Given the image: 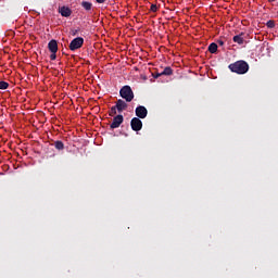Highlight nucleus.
<instances>
[{
	"mask_svg": "<svg viewBox=\"0 0 278 278\" xmlns=\"http://www.w3.org/2000/svg\"><path fill=\"white\" fill-rule=\"evenodd\" d=\"M97 3H105V0H96Z\"/></svg>",
	"mask_w": 278,
	"mask_h": 278,
	"instance_id": "23",
	"label": "nucleus"
},
{
	"mask_svg": "<svg viewBox=\"0 0 278 278\" xmlns=\"http://www.w3.org/2000/svg\"><path fill=\"white\" fill-rule=\"evenodd\" d=\"M130 127L132 131H140L142 129V121L139 117H134L130 121Z\"/></svg>",
	"mask_w": 278,
	"mask_h": 278,
	"instance_id": "5",
	"label": "nucleus"
},
{
	"mask_svg": "<svg viewBox=\"0 0 278 278\" xmlns=\"http://www.w3.org/2000/svg\"><path fill=\"white\" fill-rule=\"evenodd\" d=\"M56 52H51L50 54V60H55L58 58V55L55 54Z\"/></svg>",
	"mask_w": 278,
	"mask_h": 278,
	"instance_id": "20",
	"label": "nucleus"
},
{
	"mask_svg": "<svg viewBox=\"0 0 278 278\" xmlns=\"http://www.w3.org/2000/svg\"><path fill=\"white\" fill-rule=\"evenodd\" d=\"M59 12H60L61 16H64L65 18H68V16H71V14H73V11H71V8H68V7L60 8Z\"/></svg>",
	"mask_w": 278,
	"mask_h": 278,
	"instance_id": "9",
	"label": "nucleus"
},
{
	"mask_svg": "<svg viewBox=\"0 0 278 278\" xmlns=\"http://www.w3.org/2000/svg\"><path fill=\"white\" fill-rule=\"evenodd\" d=\"M118 109L116 108V105H114V106H112L111 108V110H110V113H109V115L110 116H116V111H117Z\"/></svg>",
	"mask_w": 278,
	"mask_h": 278,
	"instance_id": "16",
	"label": "nucleus"
},
{
	"mask_svg": "<svg viewBox=\"0 0 278 278\" xmlns=\"http://www.w3.org/2000/svg\"><path fill=\"white\" fill-rule=\"evenodd\" d=\"M161 75H166V76L173 75V68H172L170 66L165 67V68L161 72Z\"/></svg>",
	"mask_w": 278,
	"mask_h": 278,
	"instance_id": "14",
	"label": "nucleus"
},
{
	"mask_svg": "<svg viewBox=\"0 0 278 278\" xmlns=\"http://www.w3.org/2000/svg\"><path fill=\"white\" fill-rule=\"evenodd\" d=\"M58 151H64V142L56 140L54 144H52Z\"/></svg>",
	"mask_w": 278,
	"mask_h": 278,
	"instance_id": "11",
	"label": "nucleus"
},
{
	"mask_svg": "<svg viewBox=\"0 0 278 278\" xmlns=\"http://www.w3.org/2000/svg\"><path fill=\"white\" fill-rule=\"evenodd\" d=\"M119 96L122 99H125L127 103H131L134 101V90H131V87L129 85L124 86L119 90Z\"/></svg>",
	"mask_w": 278,
	"mask_h": 278,
	"instance_id": "2",
	"label": "nucleus"
},
{
	"mask_svg": "<svg viewBox=\"0 0 278 278\" xmlns=\"http://www.w3.org/2000/svg\"><path fill=\"white\" fill-rule=\"evenodd\" d=\"M267 27H269V29H273V27H275V21L269 20V21L267 22Z\"/></svg>",
	"mask_w": 278,
	"mask_h": 278,
	"instance_id": "17",
	"label": "nucleus"
},
{
	"mask_svg": "<svg viewBox=\"0 0 278 278\" xmlns=\"http://www.w3.org/2000/svg\"><path fill=\"white\" fill-rule=\"evenodd\" d=\"M162 75H163L162 72L161 73H156V74H154V78L157 79V77H162Z\"/></svg>",
	"mask_w": 278,
	"mask_h": 278,
	"instance_id": "21",
	"label": "nucleus"
},
{
	"mask_svg": "<svg viewBox=\"0 0 278 278\" xmlns=\"http://www.w3.org/2000/svg\"><path fill=\"white\" fill-rule=\"evenodd\" d=\"M135 114L139 118H147V116L149 114V111L144 106L139 105V106L136 108Z\"/></svg>",
	"mask_w": 278,
	"mask_h": 278,
	"instance_id": "6",
	"label": "nucleus"
},
{
	"mask_svg": "<svg viewBox=\"0 0 278 278\" xmlns=\"http://www.w3.org/2000/svg\"><path fill=\"white\" fill-rule=\"evenodd\" d=\"M115 108H117V112L121 114V112H124V110H127L128 105H127V102L119 99L116 101Z\"/></svg>",
	"mask_w": 278,
	"mask_h": 278,
	"instance_id": "7",
	"label": "nucleus"
},
{
	"mask_svg": "<svg viewBox=\"0 0 278 278\" xmlns=\"http://www.w3.org/2000/svg\"><path fill=\"white\" fill-rule=\"evenodd\" d=\"M269 1V3H273V2H275V1H277V0H268Z\"/></svg>",
	"mask_w": 278,
	"mask_h": 278,
	"instance_id": "24",
	"label": "nucleus"
},
{
	"mask_svg": "<svg viewBox=\"0 0 278 278\" xmlns=\"http://www.w3.org/2000/svg\"><path fill=\"white\" fill-rule=\"evenodd\" d=\"M123 121H125V117H123L122 114L116 115L110 125L111 129H118V127H121V125H123Z\"/></svg>",
	"mask_w": 278,
	"mask_h": 278,
	"instance_id": "4",
	"label": "nucleus"
},
{
	"mask_svg": "<svg viewBox=\"0 0 278 278\" xmlns=\"http://www.w3.org/2000/svg\"><path fill=\"white\" fill-rule=\"evenodd\" d=\"M77 34H79V28L71 30V36H77Z\"/></svg>",
	"mask_w": 278,
	"mask_h": 278,
	"instance_id": "19",
	"label": "nucleus"
},
{
	"mask_svg": "<svg viewBox=\"0 0 278 278\" xmlns=\"http://www.w3.org/2000/svg\"><path fill=\"white\" fill-rule=\"evenodd\" d=\"M208 51H210V53H216V51H218V45L216 42H212L208 46Z\"/></svg>",
	"mask_w": 278,
	"mask_h": 278,
	"instance_id": "13",
	"label": "nucleus"
},
{
	"mask_svg": "<svg viewBox=\"0 0 278 278\" xmlns=\"http://www.w3.org/2000/svg\"><path fill=\"white\" fill-rule=\"evenodd\" d=\"M81 8H84V10H86L87 12H90V10H92V3L88 1H83Z\"/></svg>",
	"mask_w": 278,
	"mask_h": 278,
	"instance_id": "12",
	"label": "nucleus"
},
{
	"mask_svg": "<svg viewBox=\"0 0 278 278\" xmlns=\"http://www.w3.org/2000/svg\"><path fill=\"white\" fill-rule=\"evenodd\" d=\"M228 68L231 71V73H237V75H245V73H249V63H247V61L240 60L231 63Z\"/></svg>",
	"mask_w": 278,
	"mask_h": 278,
	"instance_id": "1",
	"label": "nucleus"
},
{
	"mask_svg": "<svg viewBox=\"0 0 278 278\" xmlns=\"http://www.w3.org/2000/svg\"><path fill=\"white\" fill-rule=\"evenodd\" d=\"M150 12H157V4H151Z\"/></svg>",
	"mask_w": 278,
	"mask_h": 278,
	"instance_id": "18",
	"label": "nucleus"
},
{
	"mask_svg": "<svg viewBox=\"0 0 278 278\" xmlns=\"http://www.w3.org/2000/svg\"><path fill=\"white\" fill-rule=\"evenodd\" d=\"M50 53H58V40L51 39L48 43Z\"/></svg>",
	"mask_w": 278,
	"mask_h": 278,
	"instance_id": "8",
	"label": "nucleus"
},
{
	"mask_svg": "<svg viewBox=\"0 0 278 278\" xmlns=\"http://www.w3.org/2000/svg\"><path fill=\"white\" fill-rule=\"evenodd\" d=\"M10 84L8 81L0 80V90H8Z\"/></svg>",
	"mask_w": 278,
	"mask_h": 278,
	"instance_id": "15",
	"label": "nucleus"
},
{
	"mask_svg": "<svg viewBox=\"0 0 278 278\" xmlns=\"http://www.w3.org/2000/svg\"><path fill=\"white\" fill-rule=\"evenodd\" d=\"M84 47V38L76 37L70 42V50L77 51V49H81Z\"/></svg>",
	"mask_w": 278,
	"mask_h": 278,
	"instance_id": "3",
	"label": "nucleus"
},
{
	"mask_svg": "<svg viewBox=\"0 0 278 278\" xmlns=\"http://www.w3.org/2000/svg\"><path fill=\"white\" fill-rule=\"evenodd\" d=\"M244 33H241L239 35H236L232 40L233 42H236L237 45H244Z\"/></svg>",
	"mask_w": 278,
	"mask_h": 278,
	"instance_id": "10",
	"label": "nucleus"
},
{
	"mask_svg": "<svg viewBox=\"0 0 278 278\" xmlns=\"http://www.w3.org/2000/svg\"><path fill=\"white\" fill-rule=\"evenodd\" d=\"M217 43L219 45V47H223L225 45V41L223 40H217Z\"/></svg>",
	"mask_w": 278,
	"mask_h": 278,
	"instance_id": "22",
	"label": "nucleus"
}]
</instances>
